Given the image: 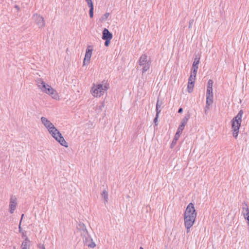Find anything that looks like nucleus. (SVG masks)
Returning <instances> with one entry per match:
<instances>
[{
  "label": "nucleus",
  "instance_id": "nucleus-20",
  "mask_svg": "<svg viewBox=\"0 0 249 249\" xmlns=\"http://www.w3.org/2000/svg\"><path fill=\"white\" fill-rule=\"evenodd\" d=\"M101 196H102V197L103 198H104V199L105 200V204H106L108 202V193H107V192L106 190H104L102 192V193L101 194Z\"/></svg>",
  "mask_w": 249,
  "mask_h": 249
},
{
  "label": "nucleus",
  "instance_id": "nucleus-23",
  "mask_svg": "<svg viewBox=\"0 0 249 249\" xmlns=\"http://www.w3.org/2000/svg\"><path fill=\"white\" fill-rule=\"evenodd\" d=\"M194 87V83H193L192 82H188L187 89H188V91L189 93H191L192 92V91L193 90Z\"/></svg>",
  "mask_w": 249,
  "mask_h": 249
},
{
  "label": "nucleus",
  "instance_id": "nucleus-25",
  "mask_svg": "<svg viewBox=\"0 0 249 249\" xmlns=\"http://www.w3.org/2000/svg\"><path fill=\"white\" fill-rule=\"evenodd\" d=\"M213 81L212 79L209 80L207 85V89H213Z\"/></svg>",
  "mask_w": 249,
  "mask_h": 249
},
{
  "label": "nucleus",
  "instance_id": "nucleus-28",
  "mask_svg": "<svg viewBox=\"0 0 249 249\" xmlns=\"http://www.w3.org/2000/svg\"><path fill=\"white\" fill-rule=\"evenodd\" d=\"M197 71V69H194L192 68V71H191L190 75L196 77Z\"/></svg>",
  "mask_w": 249,
  "mask_h": 249
},
{
  "label": "nucleus",
  "instance_id": "nucleus-45",
  "mask_svg": "<svg viewBox=\"0 0 249 249\" xmlns=\"http://www.w3.org/2000/svg\"><path fill=\"white\" fill-rule=\"evenodd\" d=\"M140 249H143V248L141 247H140Z\"/></svg>",
  "mask_w": 249,
  "mask_h": 249
},
{
  "label": "nucleus",
  "instance_id": "nucleus-26",
  "mask_svg": "<svg viewBox=\"0 0 249 249\" xmlns=\"http://www.w3.org/2000/svg\"><path fill=\"white\" fill-rule=\"evenodd\" d=\"M184 128H183V127H182V126H180L179 125L178 129V130H177V132H176V134L179 135L180 136L181 134L182 133V132L183 131V130L184 129Z\"/></svg>",
  "mask_w": 249,
  "mask_h": 249
},
{
  "label": "nucleus",
  "instance_id": "nucleus-18",
  "mask_svg": "<svg viewBox=\"0 0 249 249\" xmlns=\"http://www.w3.org/2000/svg\"><path fill=\"white\" fill-rule=\"evenodd\" d=\"M199 58H195L193 64L192 69L198 70V64L199 63Z\"/></svg>",
  "mask_w": 249,
  "mask_h": 249
},
{
  "label": "nucleus",
  "instance_id": "nucleus-10",
  "mask_svg": "<svg viewBox=\"0 0 249 249\" xmlns=\"http://www.w3.org/2000/svg\"><path fill=\"white\" fill-rule=\"evenodd\" d=\"M47 94L51 96L53 99L55 100H59V96L57 92V91L53 88H52L50 86V87H48L46 90V92H45Z\"/></svg>",
  "mask_w": 249,
  "mask_h": 249
},
{
  "label": "nucleus",
  "instance_id": "nucleus-4",
  "mask_svg": "<svg viewBox=\"0 0 249 249\" xmlns=\"http://www.w3.org/2000/svg\"><path fill=\"white\" fill-rule=\"evenodd\" d=\"M139 65L142 67V74L148 71L151 65V60L145 54H142L138 61Z\"/></svg>",
  "mask_w": 249,
  "mask_h": 249
},
{
  "label": "nucleus",
  "instance_id": "nucleus-7",
  "mask_svg": "<svg viewBox=\"0 0 249 249\" xmlns=\"http://www.w3.org/2000/svg\"><path fill=\"white\" fill-rule=\"evenodd\" d=\"M17 198L14 195H12L10 198V203L9 205V212L10 213H13L17 207Z\"/></svg>",
  "mask_w": 249,
  "mask_h": 249
},
{
  "label": "nucleus",
  "instance_id": "nucleus-2",
  "mask_svg": "<svg viewBox=\"0 0 249 249\" xmlns=\"http://www.w3.org/2000/svg\"><path fill=\"white\" fill-rule=\"evenodd\" d=\"M108 89V87L106 84H93L90 90V93L94 97L98 98L103 96Z\"/></svg>",
  "mask_w": 249,
  "mask_h": 249
},
{
  "label": "nucleus",
  "instance_id": "nucleus-6",
  "mask_svg": "<svg viewBox=\"0 0 249 249\" xmlns=\"http://www.w3.org/2000/svg\"><path fill=\"white\" fill-rule=\"evenodd\" d=\"M77 228L80 231L81 235L82 237L83 242H87L90 236L89 234L85 224L83 223H79L77 226Z\"/></svg>",
  "mask_w": 249,
  "mask_h": 249
},
{
  "label": "nucleus",
  "instance_id": "nucleus-15",
  "mask_svg": "<svg viewBox=\"0 0 249 249\" xmlns=\"http://www.w3.org/2000/svg\"><path fill=\"white\" fill-rule=\"evenodd\" d=\"M84 244L87 246L88 247L91 248H94L96 246L95 243L93 242V239L90 236L89 239L87 240V242H85Z\"/></svg>",
  "mask_w": 249,
  "mask_h": 249
},
{
  "label": "nucleus",
  "instance_id": "nucleus-29",
  "mask_svg": "<svg viewBox=\"0 0 249 249\" xmlns=\"http://www.w3.org/2000/svg\"><path fill=\"white\" fill-rule=\"evenodd\" d=\"M206 95H213V89H207Z\"/></svg>",
  "mask_w": 249,
  "mask_h": 249
},
{
  "label": "nucleus",
  "instance_id": "nucleus-36",
  "mask_svg": "<svg viewBox=\"0 0 249 249\" xmlns=\"http://www.w3.org/2000/svg\"><path fill=\"white\" fill-rule=\"evenodd\" d=\"M194 21V19H191L190 20L189 24V27H188L189 28H191L192 25L193 24Z\"/></svg>",
  "mask_w": 249,
  "mask_h": 249
},
{
  "label": "nucleus",
  "instance_id": "nucleus-8",
  "mask_svg": "<svg viewBox=\"0 0 249 249\" xmlns=\"http://www.w3.org/2000/svg\"><path fill=\"white\" fill-rule=\"evenodd\" d=\"M33 19L39 28H43L45 25L44 18L37 14L34 15Z\"/></svg>",
  "mask_w": 249,
  "mask_h": 249
},
{
  "label": "nucleus",
  "instance_id": "nucleus-39",
  "mask_svg": "<svg viewBox=\"0 0 249 249\" xmlns=\"http://www.w3.org/2000/svg\"><path fill=\"white\" fill-rule=\"evenodd\" d=\"M104 107V103H103L102 104V105L99 107V109L101 110L102 109V107Z\"/></svg>",
  "mask_w": 249,
  "mask_h": 249
},
{
  "label": "nucleus",
  "instance_id": "nucleus-22",
  "mask_svg": "<svg viewBox=\"0 0 249 249\" xmlns=\"http://www.w3.org/2000/svg\"><path fill=\"white\" fill-rule=\"evenodd\" d=\"M179 137H180V135L176 133L175 137L173 139V140L172 141V142L171 143V148H173L175 146V145L176 144L178 140V139H179Z\"/></svg>",
  "mask_w": 249,
  "mask_h": 249
},
{
  "label": "nucleus",
  "instance_id": "nucleus-13",
  "mask_svg": "<svg viewBox=\"0 0 249 249\" xmlns=\"http://www.w3.org/2000/svg\"><path fill=\"white\" fill-rule=\"evenodd\" d=\"M112 35L111 33L109 32V31L105 28L103 31V35H102V39H112Z\"/></svg>",
  "mask_w": 249,
  "mask_h": 249
},
{
  "label": "nucleus",
  "instance_id": "nucleus-30",
  "mask_svg": "<svg viewBox=\"0 0 249 249\" xmlns=\"http://www.w3.org/2000/svg\"><path fill=\"white\" fill-rule=\"evenodd\" d=\"M85 1L87 2V4L89 8L93 6L92 0H85Z\"/></svg>",
  "mask_w": 249,
  "mask_h": 249
},
{
  "label": "nucleus",
  "instance_id": "nucleus-19",
  "mask_svg": "<svg viewBox=\"0 0 249 249\" xmlns=\"http://www.w3.org/2000/svg\"><path fill=\"white\" fill-rule=\"evenodd\" d=\"M213 95H206V104L212 105L213 103Z\"/></svg>",
  "mask_w": 249,
  "mask_h": 249
},
{
  "label": "nucleus",
  "instance_id": "nucleus-41",
  "mask_svg": "<svg viewBox=\"0 0 249 249\" xmlns=\"http://www.w3.org/2000/svg\"><path fill=\"white\" fill-rule=\"evenodd\" d=\"M182 111H183L182 108H179V109L178 110V112L180 113H182Z\"/></svg>",
  "mask_w": 249,
  "mask_h": 249
},
{
  "label": "nucleus",
  "instance_id": "nucleus-11",
  "mask_svg": "<svg viewBox=\"0 0 249 249\" xmlns=\"http://www.w3.org/2000/svg\"><path fill=\"white\" fill-rule=\"evenodd\" d=\"M36 83L38 89L44 93L46 92L47 88L50 87V85L46 84L41 78H38Z\"/></svg>",
  "mask_w": 249,
  "mask_h": 249
},
{
  "label": "nucleus",
  "instance_id": "nucleus-35",
  "mask_svg": "<svg viewBox=\"0 0 249 249\" xmlns=\"http://www.w3.org/2000/svg\"><path fill=\"white\" fill-rule=\"evenodd\" d=\"M159 114H157V113H156V117H155V119H154V123H155V124H156V125H158V124H157V122H158V117H159Z\"/></svg>",
  "mask_w": 249,
  "mask_h": 249
},
{
  "label": "nucleus",
  "instance_id": "nucleus-31",
  "mask_svg": "<svg viewBox=\"0 0 249 249\" xmlns=\"http://www.w3.org/2000/svg\"><path fill=\"white\" fill-rule=\"evenodd\" d=\"M89 13L90 17L92 18L93 16V6H92V7H90Z\"/></svg>",
  "mask_w": 249,
  "mask_h": 249
},
{
  "label": "nucleus",
  "instance_id": "nucleus-34",
  "mask_svg": "<svg viewBox=\"0 0 249 249\" xmlns=\"http://www.w3.org/2000/svg\"><path fill=\"white\" fill-rule=\"evenodd\" d=\"M210 105H208L206 104L205 107V108H204V111H205V113L206 114H207V112L208 111V110H209L210 108H209V106Z\"/></svg>",
  "mask_w": 249,
  "mask_h": 249
},
{
  "label": "nucleus",
  "instance_id": "nucleus-21",
  "mask_svg": "<svg viewBox=\"0 0 249 249\" xmlns=\"http://www.w3.org/2000/svg\"><path fill=\"white\" fill-rule=\"evenodd\" d=\"M162 105V102L161 101H160L159 99H158L157 104H156V112L157 114H159L161 110L160 109V108L161 107V106Z\"/></svg>",
  "mask_w": 249,
  "mask_h": 249
},
{
  "label": "nucleus",
  "instance_id": "nucleus-38",
  "mask_svg": "<svg viewBox=\"0 0 249 249\" xmlns=\"http://www.w3.org/2000/svg\"><path fill=\"white\" fill-rule=\"evenodd\" d=\"M186 124H185V123H183V122H181V124L180 125V126H182V127H183V128H184L185 125Z\"/></svg>",
  "mask_w": 249,
  "mask_h": 249
},
{
  "label": "nucleus",
  "instance_id": "nucleus-3",
  "mask_svg": "<svg viewBox=\"0 0 249 249\" xmlns=\"http://www.w3.org/2000/svg\"><path fill=\"white\" fill-rule=\"evenodd\" d=\"M243 114L242 110H240L237 115L231 121V127L233 131L232 135L235 139H237L238 135Z\"/></svg>",
  "mask_w": 249,
  "mask_h": 249
},
{
  "label": "nucleus",
  "instance_id": "nucleus-27",
  "mask_svg": "<svg viewBox=\"0 0 249 249\" xmlns=\"http://www.w3.org/2000/svg\"><path fill=\"white\" fill-rule=\"evenodd\" d=\"M109 13H105L103 16L101 18V20H103V21H105L106 20V19H107V18H108V17H109Z\"/></svg>",
  "mask_w": 249,
  "mask_h": 249
},
{
  "label": "nucleus",
  "instance_id": "nucleus-32",
  "mask_svg": "<svg viewBox=\"0 0 249 249\" xmlns=\"http://www.w3.org/2000/svg\"><path fill=\"white\" fill-rule=\"evenodd\" d=\"M195 80H196L195 77H193V76L190 75V77L189 78L188 82H192L193 83H194L195 82Z\"/></svg>",
  "mask_w": 249,
  "mask_h": 249
},
{
  "label": "nucleus",
  "instance_id": "nucleus-40",
  "mask_svg": "<svg viewBox=\"0 0 249 249\" xmlns=\"http://www.w3.org/2000/svg\"><path fill=\"white\" fill-rule=\"evenodd\" d=\"M104 107V103H103L102 104V105L99 107V109L101 110L102 109V107Z\"/></svg>",
  "mask_w": 249,
  "mask_h": 249
},
{
  "label": "nucleus",
  "instance_id": "nucleus-33",
  "mask_svg": "<svg viewBox=\"0 0 249 249\" xmlns=\"http://www.w3.org/2000/svg\"><path fill=\"white\" fill-rule=\"evenodd\" d=\"M111 39H104L105 40V45L106 46H108L110 42V40H111Z\"/></svg>",
  "mask_w": 249,
  "mask_h": 249
},
{
  "label": "nucleus",
  "instance_id": "nucleus-12",
  "mask_svg": "<svg viewBox=\"0 0 249 249\" xmlns=\"http://www.w3.org/2000/svg\"><path fill=\"white\" fill-rule=\"evenodd\" d=\"M40 120L42 124L48 130L54 126L53 123L45 117H41Z\"/></svg>",
  "mask_w": 249,
  "mask_h": 249
},
{
  "label": "nucleus",
  "instance_id": "nucleus-42",
  "mask_svg": "<svg viewBox=\"0 0 249 249\" xmlns=\"http://www.w3.org/2000/svg\"><path fill=\"white\" fill-rule=\"evenodd\" d=\"M15 8L17 9L18 10H19V7L18 5H16L15 6Z\"/></svg>",
  "mask_w": 249,
  "mask_h": 249
},
{
  "label": "nucleus",
  "instance_id": "nucleus-43",
  "mask_svg": "<svg viewBox=\"0 0 249 249\" xmlns=\"http://www.w3.org/2000/svg\"><path fill=\"white\" fill-rule=\"evenodd\" d=\"M21 226V223L20 222L19 227H18L19 232H21V226Z\"/></svg>",
  "mask_w": 249,
  "mask_h": 249
},
{
  "label": "nucleus",
  "instance_id": "nucleus-9",
  "mask_svg": "<svg viewBox=\"0 0 249 249\" xmlns=\"http://www.w3.org/2000/svg\"><path fill=\"white\" fill-rule=\"evenodd\" d=\"M91 47L89 46L86 49L85 58L83 61V65H86L89 64L91 55L92 49L90 48Z\"/></svg>",
  "mask_w": 249,
  "mask_h": 249
},
{
  "label": "nucleus",
  "instance_id": "nucleus-44",
  "mask_svg": "<svg viewBox=\"0 0 249 249\" xmlns=\"http://www.w3.org/2000/svg\"><path fill=\"white\" fill-rule=\"evenodd\" d=\"M23 216H24V214H22L21 215V219H20V223H21V221H22V218H23Z\"/></svg>",
  "mask_w": 249,
  "mask_h": 249
},
{
  "label": "nucleus",
  "instance_id": "nucleus-5",
  "mask_svg": "<svg viewBox=\"0 0 249 249\" xmlns=\"http://www.w3.org/2000/svg\"><path fill=\"white\" fill-rule=\"evenodd\" d=\"M52 136L61 145L68 147V143L63 137L62 134L55 126L48 130Z\"/></svg>",
  "mask_w": 249,
  "mask_h": 249
},
{
  "label": "nucleus",
  "instance_id": "nucleus-37",
  "mask_svg": "<svg viewBox=\"0 0 249 249\" xmlns=\"http://www.w3.org/2000/svg\"><path fill=\"white\" fill-rule=\"evenodd\" d=\"M38 247L40 249H45V246L43 244H39L38 245Z\"/></svg>",
  "mask_w": 249,
  "mask_h": 249
},
{
  "label": "nucleus",
  "instance_id": "nucleus-1",
  "mask_svg": "<svg viewBox=\"0 0 249 249\" xmlns=\"http://www.w3.org/2000/svg\"><path fill=\"white\" fill-rule=\"evenodd\" d=\"M196 215L194 204L192 203H189L184 213V225L187 233L190 231V229L195 223Z\"/></svg>",
  "mask_w": 249,
  "mask_h": 249
},
{
  "label": "nucleus",
  "instance_id": "nucleus-24",
  "mask_svg": "<svg viewBox=\"0 0 249 249\" xmlns=\"http://www.w3.org/2000/svg\"><path fill=\"white\" fill-rule=\"evenodd\" d=\"M190 118V115L189 114H187L185 116V117L183 118V119H182V122H183V123H185V124H187L189 119Z\"/></svg>",
  "mask_w": 249,
  "mask_h": 249
},
{
  "label": "nucleus",
  "instance_id": "nucleus-17",
  "mask_svg": "<svg viewBox=\"0 0 249 249\" xmlns=\"http://www.w3.org/2000/svg\"><path fill=\"white\" fill-rule=\"evenodd\" d=\"M243 214L245 218L249 215V209L247 203H244L243 206Z\"/></svg>",
  "mask_w": 249,
  "mask_h": 249
},
{
  "label": "nucleus",
  "instance_id": "nucleus-14",
  "mask_svg": "<svg viewBox=\"0 0 249 249\" xmlns=\"http://www.w3.org/2000/svg\"><path fill=\"white\" fill-rule=\"evenodd\" d=\"M31 242L29 239L26 237L25 240L22 243L21 249H29L30 247ZM14 249H16L15 248Z\"/></svg>",
  "mask_w": 249,
  "mask_h": 249
},
{
  "label": "nucleus",
  "instance_id": "nucleus-16",
  "mask_svg": "<svg viewBox=\"0 0 249 249\" xmlns=\"http://www.w3.org/2000/svg\"><path fill=\"white\" fill-rule=\"evenodd\" d=\"M84 244L87 246L88 247L91 248H94L96 246L95 243L93 242V239L90 236L89 239L87 240V242H85Z\"/></svg>",
  "mask_w": 249,
  "mask_h": 249
}]
</instances>
